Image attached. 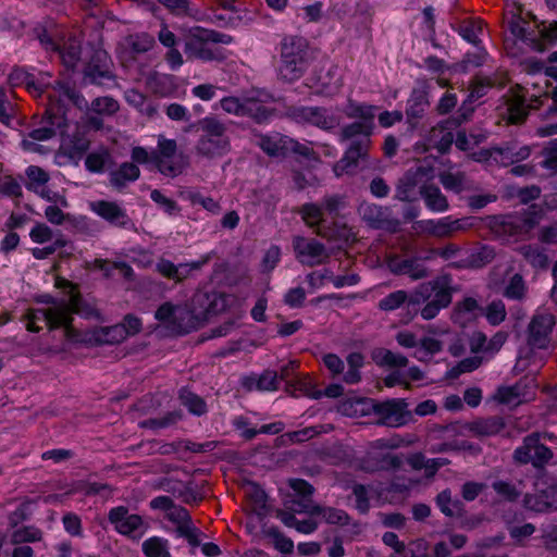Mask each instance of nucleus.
Returning a JSON list of instances; mask_svg holds the SVG:
<instances>
[{
	"instance_id": "1",
	"label": "nucleus",
	"mask_w": 557,
	"mask_h": 557,
	"mask_svg": "<svg viewBox=\"0 0 557 557\" xmlns=\"http://www.w3.org/2000/svg\"><path fill=\"white\" fill-rule=\"evenodd\" d=\"M48 113V124L50 127H42L32 132L30 136L35 140H46L52 135L62 136L60 149L55 154V161L59 165L77 164L89 147V140L83 136H64V129L69 127L67 120L62 113L61 103H51Z\"/></svg>"
},
{
	"instance_id": "2",
	"label": "nucleus",
	"mask_w": 557,
	"mask_h": 557,
	"mask_svg": "<svg viewBox=\"0 0 557 557\" xmlns=\"http://www.w3.org/2000/svg\"><path fill=\"white\" fill-rule=\"evenodd\" d=\"M55 286L62 290V297L54 299L45 296L40 301L46 304L47 308L29 310L26 314V327L28 331L38 332L41 329L39 323H44L51 329L66 325L73 310H78L83 314H89V312L77 307V296L73 294V288L67 284V281L58 278Z\"/></svg>"
},
{
	"instance_id": "3",
	"label": "nucleus",
	"mask_w": 557,
	"mask_h": 557,
	"mask_svg": "<svg viewBox=\"0 0 557 557\" xmlns=\"http://www.w3.org/2000/svg\"><path fill=\"white\" fill-rule=\"evenodd\" d=\"M375 111L376 108L373 106L358 104L355 102L348 103L346 108L347 115L350 117H358L361 121L346 127L343 135L347 139L355 135H362V139L358 143H352L347 149L344 158L334 165V173L336 176L349 173L356 164L357 159L363 156L369 144V136L373 128Z\"/></svg>"
},
{
	"instance_id": "4",
	"label": "nucleus",
	"mask_w": 557,
	"mask_h": 557,
	"mask_svg": "<svg viewBox=\"0 0 557 557\" xmlns=\"http://www.w3.org/2000/svg\"><path fill=\"white\" fill-rule=\"evenodd\" d=\"M433 175L430 171L419 166L417 171L408 173L397 187V197L400 200L410 201L417 197L418 188L423 196L426 207L434 212H443L448 208L447 200L435 186H424L423 183Z\"/></svg>"
},
{
	"instance_id": "5",
	"label": "nucleus",
	"mask_w": 557,
	"mask_h": 557,
	"mask_svg": "<svg viewBox=\"0 0 557 557\" xmlns=\"http://www.w3.org/2000/svg\"><path fill=\"white\" fill-rule=\"evenodd\" d=\"M278 75L286 82L300 78L308 65V42L299 36L283 37L278 46Z\"/></svg>"
},
{
	"instance_id": "6",
	"label": "nucleus",
	"mask_w": 557,
	"mask_h": 557,
	"mask_svg": "<svg viewBox=\"0 0 557 557\" xmlns=\"http://www.w3.org/2000/svg\"><path fill=\"white\" fill-rule=\"evenodd\" d=\"M451 301V287L447 277H442L433 283L423 284L412 294L408 306H418L426 302L421 309V317L431 320L437 315L442 308L447 307Z\"/></svg>"
},
{
	"instance_id": "7",
	"label": "nucleus",
	"mask_w": 557,
	"mask_h": 557,
	"mask_svg": "<svg viewBox=\"0 0 557 557\" xmlns=\"http://www.w3.org/2000/svg\"><path fill=\"white\" fill-rule=\"evenodd\" d=\"M508 27L517 40L529 47H535L539 37L547 41L557 40V22L549 25L540 24L534 16L523 15L522 12L511 14Z\"/></svg>"
},
{
	"instance_id": "8",
	"label": "nucleus",
	"mask_w": 557,
	"mask_h": 557,
	"mask_svg": "<svg viewBox=\"0 0 557 557\" xmlns=\"http://www.w3.org/2000/svg\"><path fill=\"white\" fill-rule=\"evenodd\" d=\"M270 95L262 90L252 89L243 98L225 97L220 101V107L230 114L249 115L259 122L267 120L270 109L265 106Z\"/></svg>"
},
{
	"instance_id": "9",
	"label": "nucleus",
	"mask_w": 557,
	"mask_h": 557,
	"mask_svg": "<svg viewBox=\"0 0 557 557\" xmlns=\"http://www.w3.org/2000/svg\"><path fill=\"white\" fill-rule=\"evenodd\" d=\"M506 334L503 332L496 333L488 341L482 333H474L469 342L470 349L474 354H480V356H474L472 358H468L462 360L458 367V373L470 372L476 369L483 359L491 358L494 354H496L504 343L506 342Z\"/></svg>"
},
{
	"instance_id": "10",
	"label": "nucleus",
	"mask_w": 557,
	"mask_h": 557,
	"mask_svg": "<svg viewBox=\"0 0 557 557\" xmlns=\"http://www.w3.org/2000/svg\"><path fill=\"white\" fill-rule=\"evenodd\" d=\"M199 124L203 135L198 143V151L209 157L224 154L230 147L224 125L210 116L202 119Z\"/></svg>"
},
{
	"instance_id": "11",
	"label": "nucleus",
	"mask_w": 557,
	"mask_h": 557,
	"mask_svg": "<svg viewBox=\"0 0 557 557\" xmlns=\"http://www.w3.org/2000/svg\"><path fill=\"white\" fill-rule=\"evenodd\" d=\"M156 319L174 333H188L198 325V314L186 307L170 302L162 305L156 312Z\"/></svg>"
},
{
	"instance_id": "12",
	"label": "nucleus",
	"mask_w": 557,
	"mask_h": 557,
	"mask_svg": "<svg viewBox=\"0 0 557 557\" xmlns=\"http://www.w3.org/2000/svg\"><path fill=\"white\" fill-rule=\"evenodd\" d=\"M154 164L166 176H176L186 165L185 158L176 153V143L173 139L160 137L158 153L154 154Z\"/></svg>"
},
{
	"instance_id": "13",
	"label": "nucleus",
	"mask_w": 557,
	"mask_h": 557,
	"mask_svg": "<svg viewBox=\"0 0 557 557\" xmlns=\"http://www.w3.org/2000/svg\"><path fill=\"white\" fill-rule=\"evenodd\" d=\"M401 445V441L397 437L393 438H381L373 442L370 445L368 455L371 459L375 460L374 466H367L368 470L375 469H389L397 467L400 463V460L397 456L392 454V450Z\"/></svg>"
},
{
	"instance_id": "14",
	"label": "nucleus",
	"mask_w": 557,
	"mask_h": 557,
	"mask_svg": "<svg viewBox=\"0 0 557 557\" xmlns=\"http://www.w3.org/2000/svg\"><path fill=\"white\" fill-rule=\"evenodd\" d=\"M258 145L264 152L273 157L285 156L288 152L308 156L310 150L307 146L280 134L260 136L258 139Z\"/></svg>"
},
{
	"instance_id": "15",
	"label": "nucleus",
	"mask_w": 557,
	"mask_h": 557,
	"mask_svg": "<svg viewBox=\"0 0 557 557\" xmlns=\"http://www.w3.org/2000/svg\"><path fill=\"white\" fill-rule=\"evenodd\" d=\"M293 116L299 123H309L322 129H332L341 122L339 113L315 107L296 109Z\"/></svg>"
},
{
	"instance_id": "16",
	"label": "nucleus",
	"mask_w": 557,
	"mask_h": 557,
	"mask_svg": "<svg viewBox=\"0 0 557 557\" xmlns=\"http://www.w3.org/2000/svg\"><path fill=\"white\" fill-rule=\"evenodd\" d=\"M535 388L536 385L533 380H525L512 386L499 387L495 394V399L506 406L516 407L533 399Z\"/></svg>"
},
{
	"instance_id": "17",
	"label": "nucleus",
	"mask_w": 557,
	"mask_h": 557,
	"mask_svg": "<svg viewBox=\"0 0 557 557\" xmlns=\"http://www.w3.org/2000/svg\"><path fill=\"white\" fill-rule=\"evenodd\" d=\"M109 520L115 530L123 534L139 537L145 532V524L140 516L131 515L125 507L113 508L109 513Z\"/></svg>"
},
{
	"instance_id": "18",
	"label": "nucleus",
	"mask_w": 557,
	"mask_h": 557,
	"mask_svg": "<svg viewBox=\"0 0 557 557\" xmlns=\"http://www.w3.org/2000/svg\"><path fill=\"white\" fill-rule=\"evenodd\" d=\"M555 324L554 315L550 313L536 314L529 330V346L530 349H545L549 344V334Z\"/></svg>"
},
{
	"instance_id": "19",
	"label": "nucleus",
	"mask_w": 557,
	"mask_h": 557,
	"mask_svg": "<svg viewBox=\"0 0 557 557\" xmlns=\"http://www.w3.org/2000/svg\"><path fill=\"white\" fill-rule=\"evenodd\" d=\"M552 456V451L546 446L540 444L535 435L528 436L523 445L515 451V458L519 462H532L536 467L546 463Z\"/></svg>"
},
{
	"instance_id": "20",
	"label": "nucleus",
	"mask_w": 557,
	"mask_h": 557,
	"mask_svg": "<svg viewBox=\"0 0 557 557\" xmlns=\"http://www.w3.org/2000/svg\"><path fill=\"white\" fill-rule=\"evenodd\" d=\"M294 249L297 259L304 264L315 265L322 263L327 258L323 245L314 239L296 237L294 239Z\"/></svg>"
},
{
	"instance_id": "21",
	"label": "nucleus",
	"mask_w": 557,
	"mask_h": 557,
	"mask_svg": "<svg viewBox=\"0 0 557 557\" xmlns=\"http://www.w3.org/2000/svg\"><path fill=\"white\" fill-rule=\"evenodd\" d=\"M298 508L295 509L297 512L301 513H308L309 518L307 519H299L295 515L287 513V512H281L278 515L281 521L288 528L296 529L299 533L302 534H310L315 531L318 525L320 524V521L318 519V516L312 515L310 511L313 510L314 505L309 503H299Z\"/></svg>"
},
{
	"instance_id": "22",
	"label": "nucleus",
	"mask_w": 557,
	"mask_h": 557,
	"mask_svg": "<svg viewBox=\"0 0 557 557\" xmlns=\"http://www.w3.org/2000/svg\"><path fill=\"white\" fill-rule=\"evenodd\" d=\"M89 208L97 215L114 225L125 226L129 221L125 210L115 202L92 201L89 203Z\"/></svg>"
},
{
	"instance_id": "23",
	"label": "nucleus",
	"mask_w": 557,
	"mask_h": 557,
	"mask_svg": "<svg viewBox=\"0 0 557 557\" xmlns=\"http://www.w3.org/2000/svg\"><path fill=\"white\" fill-rule=\"evenodd\" d=\"M185 53L188 59H199L202 61L215 58L213 45L205 40L199 30L189 36L185 45Z\"/></svg>"
},
{
	"instance_id": "24",
	"label": "nucleus",
	"mask_w": 557,
	"mask_h": 557,
	"mask_svg": "<svg viewBox=\"0 0 557 557\" xmlns=\"http://www.w3.org/2000/svg\"><path fill=\"white\" fill-rule=\"evenodd\" d=\"M529 94L521 86H517L511 90L510 97L506 102V111L508 121L511 123H518L524 119L527 115L528 106H525V96Z\"/></svg>"
},
{
	"instance_id": "25",
	"label": "nucleus",
	"mask_w": 557,
	"mask_h": 557,
	"mask_svg": "<svg viewBox=\"0 0 557 557\" xmlns=\"http://www.w3.org/2000/svg\"><path fill=\"white\" fill-rule=\"evenodd\" d=\"M202 262H190L175 265L169 260H160L157 263V270L165 277L176 281L183 280L190 271L199 269Z\"/></svg>"
},
{
	"instance_id": "26",
	"label": "nucleus",
	"mask_w": 557,
	"mask_h": 557,
	"mask_svg": "<svg viewBox=\"0 0 557 557\" xmlns=\"http://www.w3.org/2000/svg\"><path fill=\"white\" fill-rule=\"evenodd\" d=\"M527 508L542 512L548 509H557V486L550 487L540 496H527Z\"/></svg>"
},
{
	"instance_id": "27",
	"label": "nucleus",
	"mask_w": 557,
	"mask_h": 557,
	"mask_svg": "<svg viewBox=\"0 0 557 557\" xmlns=\"http://www.w3.org/2000/svg\"><path fill=\"white\" fill-rule=\"evenodd\" d=\"M381 412L388 424L400 425L406 421V403L403 400L386 401L381 406Z\"/></svg>"
},
{
	"instance_id": "28",
	"label": "nucleus",
	"mask_w": 557,
	"mask_h": 557,
	"mask_svg": "<svg viewBox=\"0 0 557 557\" xmlns=\"http://www.w3.org/2000/svg\"><path fill=\"white\" fill-rule=\"evenodd\" d=\"M373 405L370 400L364 398H358V399H349L343 401L339 407L338 411L347 417H361L366 416L370 412Z\"/></svg>"
},
{
	"instance_id": "29",
	"label": "nucleus",
	"mask_w": 557,
	"mask_h": 557,
	"mask_svg": "<svg viewBox=\"0 0 557 557\" xmlns=\"http://www.w3.org/2000/svg\"><path fill=\"white\" fill-rule=\"evenodd\" d=\"M443 343L434 336L428 335L423 337L419 347L413 352V357L420 361L430 360L435 354L442 350Z\"/></svg>"
},
{
	"instance_id": "30",
	"label": "nucleus",
	"mask_w": 557,
	"mask_h": 557,
	"mask_svg": "<svg viewBox=\"0 0 557 557\" xmlns=\"http://www.w3.org/2000/svg\"><path fill=\"white\" fill-rule=\"evenodd\" d=\"M479 307L474 299L467 298L456 308L453 319L456 323L465 325L478 317Z\"/></svg>"
},
{
	"instance_id": "31",
	"label": "nucleus",
	"mask_w": 557,
	"mask_h": 557,
	"mask_svg": "<svg viewBox=\"0 0 557 557\" xmlns=\"http://www.w3.org/2000/svg\"><path fill=\"white\" fill-rule=\"evenodd\" d=\"M310 512L318 516L320 523L324 521L330 524L344 525L348 522V516L339 509L314 506Z\"/></svg>"
},
{
	"instance_id": "32",
	"label": "nucleus",
	"mask_w": 557,
	"mask_h": 557,
	"mask_svg": "<svg viewBox=\"0 0 557 557\" xmlns=\"http://www.w3.org/2000/svg\"><path fill=\"white\" fill-rule=\"evenodd\" d=\"M126 336L127 332L125 325L116 324L97 331L95 341L98 343L113 344L122 342Z\"/></svg>"
},
{
	"instance_id": "33",
	"label": "nucleus",
	"mask_w": 557,
	"mask_h": 557,
	"mask_svg": "<svg viewBox=\"0 0 557 557\" xmlns=\"http://www.w3.org/2000/svg\"><path fill=\"white\" fill-rule=\"evenodd\" d=\"M139 176L138 168L133 163H124L111 174V183L121 187L127 182L137 180Z\"/></svg>"
},
{
	"instance_id": "34",
	"label": "nucleus",
	"mask_w": 557,
	"mask_h": 557,
	"mask_svg": "<svg viewBox=\"0 0 557 557\" xmlns=\"http://www.w3.org/2000/svg\"><path fill=\"white\" fill-rule=\"evenodd\" d=\"M92 270L101 271L106 276L112 275L114 272L119 273L124 277H128L132 274V269L124 263H110L107 260L96 259L91 265Z\"/></svg>"
},
{
	"instance_id": "35",
	"label": "nucleus",
	"mask_w": 557,
	"mask_h": 557,
	"mask_svg": "<svg viewBox=\"0 0 557 557\" xmlns=\"http://www.w3.org/2000/svg\"><path fill=\"white\" fill-rule=\"evenodd\" d=\"M143 550L147 557H170L166 541L160 537H150L143 543Z\"/></svg>"
},
{
	"instance_id": "36",
	"label": "nucleus",
	"mask_w": 557,
	"mask_h": 557,
	"mask_svg": "<svg viewBox=\"0 0 557 557\" xmlns=\"http://www.w3.org/2000/svg\"><path fill=\"white\" fill-rule=\"evenodd\" d=\"M460 36L468 42L478 46L483 34V23L480 20L468 22L460 26Z\"/></svg>"
},
{
	"instance_id": "37",
	"label": "nucleus",
	"mask_w": 557,
	"mask_h": 557,
	"mask_svg": "<svg viewBox=\"0 0 557 557\" xmlns=\"http://www.w3.org/2000/svg\"><path fill=\"white\" fill-rule=\"evenodd\" d=\"M409 463L413 469H424L425 475L431 476L440 467L445 465V460L437 458L425 461L422 455H414L409 459Z\"/></svg>"
},
{
	"instance_id": "38",
	"label": "nucleus",
	"mask_w": 557,
	"mask_h": 557,
	"mask_svg": "<svg viewBox=\"0 0 557 557\" xmlns=\"http://www.w3.org/2000/svg\"><path fill=\"white\" fill-rule=\"evenodd\" d=\"M26 175L28 178L27 187L35 193L41 190L49 180L48 174L38 166H29L26 170Z\"/></svg>"
},
{
	"instance_id": "39",
	"label": "nucleus",
	"mask_w": 557,
	"mask_h": 557,
	"mask_svg": "<svg viewBox=\"0 0 557 557\" xmlns=\"http://www.w3.org/2000/svg\"><path fill=\"white\" fill-rule=\"evenodd\" d=\"M416 485V482L412 479H409L407 483L396 482L391 488L380 494V497L384 502H398L403 498V493L412 488Z\"/></svg>"
},
{
	"instance_id": "40",
	"label": "nucleus",
	"mask_w": 557,
	"mask_h": 557,
	"mask_svg": "<svg viewBox=\"0 0 557 557\" xmlns=\"http://www.w3.org/2000/svg\"><path fill=\"white\" fill-rule=\"evenodd\" d=\"M349 369L344 375L346 383L352 384L360 380L359 369L363 364V356L359 352L350 354L347 357Z\"/></svg>"
},
{
	"instance_id": "41",
	"label": "nucleus",
	"mask_w": 557,
	"mask_h": 557,
	"mask_svg": "<svg viewBox=\"0 0 557 557\" xmlns=\"http://www.w3.org/2000/svg\"><path fill=\"white\" fill-rule=\"evenodd\" d=\"M243 490L245 495L249 497L253 503V510L262 509L265 507L267 495L259 485L247 482L244 484Z\"/></svg>"
},
{
	"instance_id": "42",
	"label": "nucleus",
	"mask_w": 557,
	"mask_h": 557,
	"mask_svg": "<svg viewBox=\"0 0 557 557\" xmlns=\"http://www.w3.org/2000/svg\"><path fill=\"white\" fill-rule=\"evenodd\" d=\"M484 315L490 324L498 325L506 318L505 305L500 300L492 301L486 306Z\"/></svg>"
},
{
	"instance_id": "43",
	"label": "nucleus",
	"mask_w": 557,
	"mask_h": 557,
	"mask_svg": "<svg viewBox=\"0 0 557 557\" xmlns=\"http://www.w3.org/2000/svg\"><path fill=\"white\" fill-rule=\"evenodd\" d=\"M181 401L182 404L194 414L200 416L206 411V405L201 398L197 395L183 391L181 393Z\"/></svg>"
},
{
	"instance_id": "44",
	"label": "nucleus",
	"mask_w": 557,
	"mask_h": 557,
	"mask_svg": "<svg viewBox=\"0 0 557 557\" xmlns=\"http://www.w3.org/2000/svg\"><path fill=\"white\" fill-rule=\"evenodd\" d=\"M359 213L373 226H379L384 220V212L380 207L375 205H361L359 208Z\"/></svg>"
},
{
	"instance_id": "45",
	"label": "nucleus",
	"mask_w": 557,
	"mask_h": 557,
	"mask_svg": "<svg viewBox=\"0 0 557 557\" xmlns=\"http://www.w3.org/2000/svg\"><path fill=\"white\" fill-rule=\"evenodd\" d=\"M58 94L60 97L59 101L62 103H73L78 108H83L86 104V101L83 98H81L76 94V91L67 85L59 84Z\"/></svg>"
},
{
	"instance_id": "46",
	"label": "nucleus",
	"mask_w": 557,
	"mask_h": 557,
	"mask_svg": "<svg viewBox=\"0 0 557 557\" xmlns=\"http://www.w3.org/2000/svg\"><path fill=\"white\" fill-rule=\"evenodd\" d=\"M374 359L377 363L395 367L406 366L407 363V358L405 356L389 350H381L376 352Z\"/></svg>"
},
{
	"instance_id": "47",
	"label": "nucleus",
	"mask_w": 557,
	"mask_h": 557,
	"mask_svg": "<svg viewBox=\"0 0 557 557\" xmlns=\"http://www.w3.org/2000/svg\"><path fill=\"white\" fill-rule=\"evenodd\" d=\"M151 199L169 215H176L180 211L177 205L170 198L165 197L159 190H152Z\"/></svg>"
},
{
	"instance_id": "48",
	"label": "nucleus",
	"mask_w": 557,
	"mask_h": 557,
	"mask_svg": "<svg viewBox=\"0 0 557 557\" xmlns=\"http://www.w3.org/2000/svg\"><path fill=\"white\" fill-rule=\"evenodd\" d=\"M521 253L535 268H544L547 264L546 256L537 248L525 246L521 248Z\"/></svg>"
},
{
	"instance_id": "49",
	"label": "nucleus",
	"mask_w": 557,
	"mask_h": 557,
	"mask_svg": "<svg viewBox=\"0 0 557 557\" xmlns=\"http://www.w3.org/2000/svg\"><path fill=\"white\" fill-rule=\"evenodd\" d=\"M92 111L100 114H112L119 109L117 102L110 97L97 98L92 101Z\"/></svg>"
},
{
	"instance_id": "50",
	"label": "nucleus",
	"mask_w": 557,
	"mask_h": 557,
	"mask_svg": "<svg viewBox=\"0 0 557 557\" xmlns=\"http://www.w3.org/2000/svg\"><path fill=\"white\" fill-rule=\"evenodd\" d=\"M302 219L308 225H315L323 219V209L317 205H305L301 210Z\"/></svg>"
},
{
	"instance_id": "51",
	"label": "nucleus",
	"mask_w": 557,
	"mask_h": 557,
	"mask_svg": "<svg viewBox=\"0 0 557 557\" xmlns=\"http://www.w3.org/2000/svg\"><path fill=\"white\" fill-rule=\"evenodd\" d=\"M406 300V293L403 290H397L383 298L380 301L379 306L382 310H394L398 308L401 304H404Z\"/></svg>"
},
{
	"instance_id": "52",
	"label": "nucleus",
	"mask_w": 557,
	"mask_h": 557,
	"mask_svg": "<svg viewBox=\"0 0 557 557\" xmlns=\"http://www.w3.org/2000/svg\"><path fill=\"white\" fill-rule=\"evenodd\" d=\"M437 505L443 513L446 516H454L458 510V504L451 500L450 493L443 491L437 496Z\"/></svg>"
},
{
	"instance_id": "53",
	"label": "nucleus",
	"mask_w": 557,
	"mask_h": 557,
	"mask_svg": "<svg viewBox=\"0 0 557 557\" xmlns=\"http://www.w3.org/2000/svg\"><path fill=\"white\" fill-rule=\"evenodd\" d=\"M30 239L37 244H45L52 239V231L44 223L36 224L29 232Z\"/></svg>"
},
{
	"instance_id": "54",
	"label": "nucleus",
	"mask_w": 557,
	"mask_h": 557,
	"mask_svg": "<svg viewBox=\"0 0 557 557\" xmlns=\"http://www.w3.org/2000/svg\"><path fill=\"white\" fill-rule=\"evenodd\" d=\"M41 533L38 529L35 528H23L13 532L12 541L14 543L22 542H35L40 540Z\"/></svg>"
},
{
	"instance_id": "55",
	"label": "nucleus",
	"mask_w": 557,
	"mask_h": 557,
	"mask_svg": "<svg viewBox=\"0 0 557 557\" xmlns=\"http://www.w3.org/2000/svg\"><path fill=\"white\" fill-rule=\"evenodd\" d=\"M388 268L393 272L409 274V275H411L413 277H420V276H423V274H424L423 271H417V272L413 271L412 270V262L408 261V260L398 262V260H396V259H391L388 261Z\"/></svg>"
},
{
	"instance_id": "56",
	"label": "nucleus",
	"mask_w": 557,
	"mask_h": 557,
	"mask_svg": "<svg viewBox=\"0 0 557 557\" xmlns=\"http://www.w3.org/2000/svg\"><path fill=\"white\" fill-rule=\"evenodd\" d=\"M278 377L273 371H265L259 376L256 386L260 391H275L277 388Z\"/></svg>"
},
{
	"instance_id": "57",
	"label": "nucleus",
	"mask_w": 557,
	"mask_h": 557,
	"mask_svg": "<svg viewBox=\"0 0 557 557\" xmlns=\"http://www.w3.org/2000/svg\"><path fill=\"white\" fill-rule=\"evenodd\" d=\"M523 294H524V284H523L522 277L519 275H515L510 280L508 286L506 287L505 295L508 298L519 299L523 296Z\"/></svg>"
},
{
	"instance_id": "58",
	"label": "nucleus",
	"mask_w": 557,
	"mask_h": 557,
	"mask_svg": "<svg viewBox=\"0 0 557 557\" xmlns=\"http://www.w3.org/2000/svg\"><path fill=\"white\" fill-rule=\"evenodd\" d=\"M494 84L490 78L478 79L470 89L469 99L471 101L476 100L486 94V90Z\"/></svg>"
},
{
	"instance_id": "59",
	"label": "nucleus",
	"mask_w": 557,
	"mask_h": 557,
	"mask_svg": "<svg viewBox=\"0 0 557 557\" xmlns=\"http://www.w3.org/2000/svg\"><path fill=\"white\" fill-rule=\"evenodd\" d=\"M184 198L189 199L194 205H200L205 209L209 211H215L218 209L216 202L211 198H206L200 196L197 193L188 191L186 194H182Z\"/></svg>"
},
{
	"instance_id": "60",
	"label": "nucleus",
	"mask_w": 557,
	"mask_h": 557,
	"mask_svg": "<svg viewBox=\"0 0 557 557\" xmlns=\"http://www.w3.org/2000/svg\"><path fill=\"white\" fill-rule=\"evenodd\" d=\"M372 492V488L368 490L362 485H356L354 487V494L356 496V507L359 511L364 512L369 508L368 494Z\"/></svg>"
},
{
	"instance_id": "61",
	"label": "nucleus",
	"mask_w": 557,
	"mask_h": 557,
	"mask_svg": "<svg viewBox=\"0 0 557 557\" xmlns=\"http://www.w3.org/2000/svg\"><path fill=\"white\" fill-rule=\"evenodd\" d=\"M216 89H218V87L214 85L202 84V85L195 86L191 89V92L195 97H197L203 101H209L215 97Z\"/></svg>"
},
{
	"instance_id": "62",
	"label": "nucleus",
	"mask_w": 557,
	"mask_h": 557,
	"mask_svg": "<svg viewBox=\"0 0 557 557\" xmlns=\"http://www.w3.org/2000/svg\"><path fill=\"white\" fill-rule=\"evenodd\" d=\"M441 183L446 189L459 191L462 186V176L458 173H445L441 176Z\"/></svg>"
},
{
	"instance_id": "63",
	"label": "nucleus",
	"mask_w": 557,
	"mask_h": 557,
	"mask_svg": "<svg viewBox=\"0 0 557 557\" xmlns=\"http://www.w3.org/2000/svg\"><path fill=\"white\" fill-rule=\"evenodd\" d=\"M281 257L280 248L276 246L270 247L262 259V267L264 270H272L278 262Z\"/></svg>"
},
{
	"instance_id": "64",
	"label": "nucleus",
	"mask_w": 557,
	"mask_h": 557,
	"mask_svg": "<svg viewBox=\"0 0 557 557\" xmlns=\"http://www.w3.org/2000/svg\"><path fill=\"white\" fill-rule=\"evenodd\" d=\"M543 165L549 170L557 169V141L550 143L549 147L545 150Z\"/></svg>"
}]
</instances>
